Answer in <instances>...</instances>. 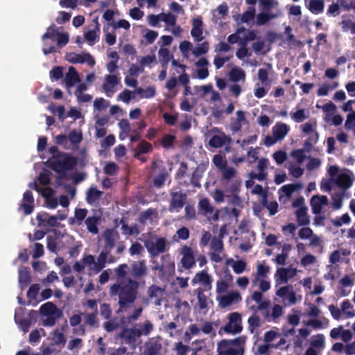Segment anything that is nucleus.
Returning <instances> with one entry per match:
<instances>
[{
  "mask_svg": "<svg viewBox=\"0 0 355 355\" xmlns=\"http://www.w3.org/2000/svg\"><path fill=\"white\" fill-rule=\"evenodd\" d=\"M139 287V282L129 277L112 284L110 293L111 296L118 297L121 309L128 308L137 300Z\"/></svg>",
  "mask_w": 355,
  "mask_h": 355,
  "instance_id": "nucleus-1",
  "label": "nucleus"
},
{
  "mask_svg": "<svg viewBox=\"0 0 355 355\" xmlns=\"http://www.w3.org/2000/svg\"><path fill=\"white\" fill-rule=\"evenodd\" d=\"M49 166L60 175L61 179L67 178V173L72 170L77 164V160L75 157L64 153L54 157V159H49Z\"/></svg>",
  "mask_w": 355,
  "mask_h": 355,
  "instance_id": "nucleus-2",
  "label": "nucleus"
},
{
  "mask_svg": "<svg viewBox=\"0 0 355 355\" xmlns=\"http://www.w3.org/2000/svg\"><path fill=\"white\" fill-rule=\"evenodd\" d=\"M144 246L150 257L155 258L160 254L166 252L169 249L170 243L164 237L154 236L144 241Z\"/></svg>",
  "mask_w": 355,
  "mask_h": 355,
  "instance_id": "nucleus-3",
  "label": "nucleus"
},
{
  "mask_svg": "<svg viewBox=\"0 0 355 355\" xmlns=\"http://www.w3.org/2000/svg\"><path fill=\"white\" fill-rule=\"evenodd\" d=\"M161 263H155L153 267V270L158 271L159 277H164L165 276H170L175 272V263L171 260L169 254H165L161 256Z\"/></svg>",
  "mask_w": 355,
  "mask_h": 355,
  "instance_id": "nucleus-4",
  "label": "nucleus"
},
{
  "mask_svg": "<svg viewBox=\"0 0 355 355\" xmlns=\"http://www.w3.org/2000/svg\"><path fill=\"white\" fill-rule=\"evenodd\" d=\"M228 322L220 330L229 334H238L243 330L241 315L238 312H233L228 315Z\"/></svg>",
  "mask_w": 355,
  "mask_h": 355,
  "instance_id": "nucleus-5",
  "label": "nucleus"
},
{
  "mask_svg": "<svg viewBox=\"0 0 355 355\" xmlns=\"http://www.w3.org/2000/svg\"><path fill=\"white\" fill-rule=\"evenodd\" d=\"M170 196L169 211L171 212L173 211L178 212L187 202V196L186 193L182 192L180 189L178 191L171 189Z\"/></svg>",
  "mask_w": 355,
  "mask_h": 355,
  "instance_id": "nucleus-6",
  "label": "nucleus"
},
{
  "mask_svg": "<svg viewBox=\"0 0 355 355\" xmlns=\"http://www.w3.org/2000/svg\"><path fill=\"white\" fill-rule=\"evenodd\" d=\"M66 59L72 64L87 63L90 67H93L96 64L95 60L89 53H83L81 54L69 53L66 55Z\"/></svg>",
  "mask_w": 355,
  "mask_h": 355,
  "instance_id": "nucleus-7",
  "label": "nucleus"
},
{
  "mask_svg": "<svg viewBox=\"0 0 355 355\" xmlns=\"http://www.w3.org/2000/svg\"><path fill=\"white\" fill-rule=\"evenodd\" d=\"M130 272L131 276L136 279L145 277L148 275V268L145 259L135 261L130 264Z\"/></svg>",
  "mask_w": 355,
  "mask_h": 355,
  "instance_id": "nucleus-8",
  "label": "nucleus"
},
{
  "mask_svg": "<svg viewBox=\"0 0 355 355\" xmlns=\"http://www.w3.org/2000/svg\"><path fill=\"white\" fill-rule=\"evenodd\" d=\"M210 248L212 252L210 254L211 259L215 263H220L223 257L220 253L223 250V242L219 236H214L210 243Z\"/></svg>",
  "mask_w": 355,
  "mask_h": 355,
  "instance_id": "nucleus-9",
  "label": "nucleus"
},
{
  "mask_svg": "<svg viewBox=\"0 0 355 355\" xmlns=\"http://www.w3.org/2000/svg\"><path fill=\"white\" fill-rule=\"evenodd\" d=\"M180 253L182 255L181 264L184 269L189 270L196 266L194 253L191 247L184 245Z\"/></svg>",
  "mask_w": 355,
  "mask_h": 355,
  "instance_id": "nucleus-10",
  "label": "nucleus"
},
{
  "mask_svg": "<svg viewBox=\"0 0 355 355\" xmlns=\"http://www.w3.org/2000/svg\"><path fill=\"white\" fill-rule=\"evenodd\" d=\"M198 207L199 212L203 216L209 218V216L212 215L211 218L214 220H217L218 219V210H216L215 213H214V208L207 198L200 199Z\"/></svg>",
  "mask_w": 355,
  "mask_h": 355,
  "instance_id": "nucleus-11",
  "label": "nucleus"
},
{
  "mask_svg": "<svg viewBox=\"0 0 355 355\" xmlns=\"http://www.w3.org/2000/svg\"><path fill=\"white\" fill-rule=\"evenodd\" d=\"M192 284H200L202 287H200L202 290L211 291L212 286L211 277L208 274L207 271L203 270L196 274L192 279Z\"/></svg>",
  "mask_w": 355,
  "mask_h": 355,
  "instance_id": "nucleus-12",
  "label": "nucleus"
},
{
  "mask_svg": "<svg viewBox=\"0 0 355 355\" xmlns=\"http://www.w3.org/2000/svg\"><path fill=\"white\" fill-rule=\"evenodd\" d=\"M192 28L191 35L193 37L194 42H200L203 40V21L201 17L198 16L193 18L191 21Z\"/></svg>",
  "mask_w": 355,
  "mask_h": 355,
  "instance_id": "nucleus-13",
  "label": "nucleus"
},
{
  "mask_svg": "<svg viewBox=\"0 0 355 355\" xmlns=\"http://www.w3.org/2000/svg\"><path fill=\"white\" fill-rule=\"evenodd\" d=\"M232 141V138L230 136L220 131L219 135H214L211 137L209 144L213 148H218L224 145H230Z\"/></svg>",
  "mask_w": 355,
  "mask_h": 355,
  "instance_id": "nucleus-14",
  "label": "nucleus"
},
{
  "mask_svg": "<svg viewBox=\"0 0 355 355\" xmlns=\"http://www.w3.org/2000/svg\"><path fill=\"white\" fill-rule=\"evenodd\" d=\"M327 204L328 198L326 196L314 195L310 200L312 212L314 214H320L322 212V207Z\"/></svg>",
  "mask_w": 355,
  "mask_h": 355,
  "instance_id": "nucleus-15",
  "label": "nucleus"
},
{
  "mask_svg": "<svg viewBox=\"0 0 355 355\" xmlns=\"http://www.w3.org/2000/svg\"><path fill=\"white\" fill-rule=\"evenodd\" d=\"M276 295L282 298L287 297L290 304L297 303L296 293L293 291V286L291 285L280 287L276 291Z\"/></svg>",
  "mask_w": 355,
  "mask_h": 355,
  "instance_id": "nucleus-16",
  "label": "nucleus"
},
{
  "mask_svg": "<svg viewBox=\"0 0 355 355\" xmlns=\"http://www.w3.org/2000/svg\"><path fill=\"white\" fill-rule=\"evenodd\" d=\"M119 83V79L116 75L110 74L106 76L105 82L103 84V89L106 95L111 97L115 92L114 87Z\"/></svg>",
  "mask_w": 355,
  "mask_h": 355,
  "instance_id": "nucleus-17",
  "label": "nucleus"
},
{
  "mask_svg": "<svg viewBox=\"0 0 355 355\" xmlns=\"http://www.w3.org/2000/svg\"><path fill=\"white\" fill-rule=\"evenodd\" d=\"M236 118H232L230 128V130L236 133L241 130L242 125L247 123L245 112L242 110H238L236 112Z\"/></svg>",
  "mask_w": 355,
  "mask_h": 355,
  "instance_id": "nucleus-18",
  "label": "nucleus"
},
{
  "mask_svg": "<svg viewBox=\"0 0 355 355\" xmlns=\"http://www.w3.org/2000/svg\"><path fill=\"white\" fill-rule=\"evenodd\" d=\"M103 238L105 242L103 249L111 252L115 245L116 240L119 238L118 232L114 230L107 229L103 233Z\"/></svg>",
  "mask_w": 355,
  "mask_h": 355,
  "instance_id": "nucleus-19",
  "label": "nucleus"
},
{
  "mask_svg": "<svg viewBox=\"0 0 355 355\" xmlns=\"http://www.w3.org/2000/svg\"><path fill=\"white\" fill-rule=\"evenodd\" d=\"M97 315L98 313L96 312L83 313V315L84 316V324L80 326L82 335H85V326H89L91 327H98V320L97 318Z\"/></svg>",
  "mask_w": 355,
  "mask_h": 355,
  "instance_id": "nucleus-20",
  "label": "nucleus"
},
{
  "mask_svg": "<svg viewBox=\"0 0 355 355\" xmlns=\"http://www.w3.org/2000/svg\"><path fill=\"white\" fill-rule=\"evenodd\" d=\"M23 201L24 203L21 206L24 211V214L26 215L32 214L34 209V198L31 191L27 190L24 192L23 195Z\"/></svg>",
  "mask_w": 355,
  "mask_h": 355,
  "instance_id": "nucleus-21",
  "label": "nucleus"
},
{
  "mask_svg": "<svg viewBox=\"0 0 355 355\" xmlns=\"http://www.w3.org/2000/svg\"><path fill=\"white\" fill-rule=\"evenodd\" d=\"M209 291L202 290L201 288H198L195 290L194 293L198 299V304L199 309L201 311L207 310L208 302H209V297L205 295V292H209Z\"/></svg>",
  "mask_w": 355,
  "mask_h": 355,
  "instance_id": "nucleus-22",
  "label": "nucleus"
},
{
  "mask_svg": "<svg viewBox=\"0 0 355 355\" xmlns=\"http://www.w3.org/2000/svg\"><path fill=\"white\" fill-rule=\"evenodd\" d=\"M80 82L79 74L73 67H70L69 71L66 74L64 83L67 88H71L76 83Z\"/></svg>",
  "mask_w": 355,
  "mask_h": 355,
  "instance_id": "nucleus-23",
  "label": "nucleus"
},
{
  "mask_svg": "<svg viewBox=\"0 0 355 355\" xmlns=\"http://www.w3.org/2000/svg\"><path fill=\"white\" fill-rule=\"evenodd\" d=\"M119 336L128 342L135 341L136 338L141 336V332H140L138 328H123L120 332Z\"/></svg>",
  "mask_w": 355,
  "mask_h": 355,
  "instance_id": "nucleus-24",
  "label": "nucleus"
},
{
  "mask_svg": "<svg viewBox=\"0 0 355 355\" xmlns=\"http://www.w3.org/2000/svg\"><path fill=\"white\" fill-rule=\"evenodd\" d=\"M110 253V251L103 249L98 256L97 261H96L94 266L91 267L90 270H94L96 272H101L105 267L107 256Z\"/></svg>",
  "mask_w": 355,
  "mask_h": 355,
  "instance_id": "nucleus-25",
  "label": "nucleus"
},
{
  "mask_svg": "<svg viewBox=\"0 0 355 355\" xmlns=\"http://www.w3.org/2000/svg\"><path fill=\"white\" fill-rule=\"evenodd\" d=\"M40 312L43 316L62 314V311L51 302L42 304L40 308Z\"/></svg>",
  "mask_w": 355,
  "mask_h": 355,
  "instance_id": "nucleus-26",
  "label": "nucleus"
},
{
  "mask_svg": "<svg viewBox=\"0 0 355 355\" xmlns=\"http://www.w3.org/2000/svg\"><path fill=\"white\" fill-rule=\"evenodd\" d=\"M38 313L37 311L35 310H31L28 314V318H24L19 320V324L20 325V327L21 330L24 332H28L29 331V329L32 324L33 320H36V318L37 317Z\"/></svg>",
  "mask_w": 355,
  "mask_h": 355,
  "instance_id": "nucleus-27",
  "label": "nucleus"
},
{
  "mask_svg": "<svg viewBox=\"0 0 355 355\" xmlns=\"http://www.w3.org/2000/svg\"><path fill=\"white\" fill-rule=\"evenodd\" d=\"M241 300V297L238 292H232L227 295H223L220 298V305L222 307H227L231 305L234 302H239Z\"/></svg>",
  "mask_w": 355,
  "mask_h": 355,
  "instance_id": "nucleus-28",
  "label": "nucleus"
},
{
  "mask_svg": "<svg viewBox=\"0 0 355 355\" xmlns=\"http://www.w3.org/2000/svg\"><path fill=\"white\" fill-rule=\"evenodd\" d=\"M283 307L279 304H275L272 309V313H269L267 311L264 315V318L266 321L277 322L278 319L283 315Z\"/></svg>",
  "mask_w": 355,
  "mask_h": 355,
  "instance_id": "nucleus-29",
  "label": "nucleus"
},
{
  "mask_svg": "<svg viewBox=\"0 0 355 355\" xmlns=\"http://www.w3.org/2000/svg\"><path fill=\"white\" fill-rule=\"evenodd\" d=\"M307 207H301L295 211L297 224L300 226H306L310 223L309 216L307 214Z\"/></svg>",
  "mask_w": 355,
  "mask_h": 355,
  "instance_id": "nucleus-30",
  "label": "nucleus"
},
{
  "mask_svg": "<svg viewBox=\"0 0 355 355\" xmlns=\"http://www.w3.org/2000/svg\"><path fill=\"white\" fill-rule=\"evenodd\" d=\"M306 6L311 12L318 15L323 12L324 3L323 0H309L306 1Z\"/></svg>",
  "mask_w": 355,
  "mask_h": 355,
  "instance_id": "nucleus-31",
  "label": "nucleus"
},
{
  "mask_svg": "<svg viewBox=\"0 0 355 355\" xmlns=\"http://www.w3.org/2000/svg\"><path fill=\"white\" fill-rule=\"evenodd\" d=\"M120 224L121 225V232L122 234L125 236H132V235H138L139 234V230L138 228V225L136 223H134L131 226H129L125 221L123 218H121L120 220Z\"/></svg>",
  "mask_w": 355,
  "mask_h": 355,
  "instance_id": "nucleus-32",
  "label": "nucleus"
},
{
  "mask_svg": "<svg viewBox=\"0 0 355 355\" xmlns=\"http://www.w3.org/2000/svg\"><path fill=\"white\" fill-rule=\"evenodd\" d=\"M289 128L285 123H277L272 128V135L279 141L282 140L287 135Z\"/></svg>",
  "mask_w": 355,
  "mask_h": 355,
  "instance_id": "nucleus-33",
  "label": "nucleus"
},
{
  "mask_svg": "<svg viewBox=\"0 0 355 355\" xmlns=\"http://www.w3.org/2000/svg\"><path fill=\"white\" fill-rule=\"evenodd\" d=\"M233 279L232 275L227 272L224 275V279L218 280L216 283V293H225L228 288V282H232Z\"/></svg>",
  "mask_w": 355,
  "mask_h": 355,
  "instance_id": "nucleus-34",
  "label": "nucleus"
},
{
  "mask_svg": "<svg viewBox=\"0 0 355 355\" xmlns=\"http://www.w3.org/2000/svg\"><path fill=\"white\" fill-rule=\"evenodd\" d=\"M270 272V266H268L265 261L259 263L257 266V272L254 276V282H258L260 279L267 277Z\"/></svg>",
  "mask_w": 355,
  "mask_h": 355,
  "instance_id": "nucleus-35",
  "label": "nucleus"
},
{
  "mask_svg": "<svg viewBox=\"0 0 355 355\" xmlns=\"http://www.w3.org/2000/svg\"><path fill=\"white\" fill-rule=\"evenodd\" d=\"M103 195V192L98 190L96 187H92L87 191L86 201L88 204L92 205L98 200Z\"/></svg>",
  "mask_w": 355,
  "mask_h": 355,
  "instance_id": "nucleus-36",
  "label": "nucleus"
},
{
  "mask_svg": "<svg viewBox=\"0 0 355 355\" xmlns=\"http://www.w3.org/2000/svg\"><path fill=\"white\" fill-rule=\"evenodd\" d=\"M353 180L347 173H341L338 175L336 179V184L338 187L343 189H347L352 184Z\"/></svg>",
  "mask_w": 355,
  "mask_h": 355,
  "instance_id": "nucleus-37",
  "label": "nucleus"
},
{
  "mask_svg": "<svg viewBox=\"0 0 355 355\" xmlns=\"http://www.w3.org/2000/svg\"><path fill=\"white\" fill-rule=\"evenodd\" d=\"M31 281V275L26 268L19 269V283L21 288H26Z\"/></svg>",
  "mask_w": 355,
  "mask_h": 355,
  "instance_id": "nucleus-38",
  "label": "nucleus"
},
{
  "mask_svg": "<svg viewBox=\"0 0 355 355\" xmlns=\"http://www.w3.org/2000/svg\"><path fill=\"white\" fill-rule=\"evenodd\" d=\"M291 277L288 269L284 268H278L275 275L276 284H286L288 278Z\"/></svg>",
  "mask_w": 355,
  "mask_h": 355,
  "instance_id": "nucleus-39",
  "label": "nucleus"
},
{
  "mask_svg": "<svg viewBox=\"0 0 355 355\" xmlns=\"http://www.w3.org/2000/svg\"><path fill=\"white\" fill-rule=\"evenodd\" d=\"M100 220L99 217L96 216H89L86 218L85 223L87 225V230L94 234H96L98 233V229L97 225Z\"/></svg>",
  "mask_w": 355,
  "mask_h": 355,
  "instance_id": "nucleus-40",
  "label": "nucleus"
},
{
  "mask_svg": "<svg viewBox=\"0 0 355 355\" xmlns=\"http://www.w3.org/2000/svg\"><path fill=\"white\" fill-rule=\"evenodd\" d=\"M152 150L153 147L151 144L148 143L145 140H141L137 146V148L136 150L134 157L135 158L139 159L140 155L148 153L150 152Z\"/></svg>",
  "mask_w": 355,
  "mask_h": 355,
  "instance_id": "nucleus-41",
  "label": "nucleus"
},
{
  "mask_svg": "<svg viewBox=\"0 0 355 355\" xmlns=\"http://www.w3.org/2000/svg\"><path fill=\"white\" fill-rule=\"evenodd\" d=\"M135 92L140 95L141 98H150L155 96L156 91L154 87L149 86L145 89L139 87Z\"/></svg>",
  "mask_w": 355,
  "mask_h": 355,
  "instance_id": "nucleus-42",
  "label": "nucleus"
},
{
  "mask_svg": "<svg viewBox=\"0 0 355 355\" xmlns=\"http://www.w3.org/2000/svg\"><path fill=\"white\" fill-rule=\"evenodd\" d=\"M209 44L207 41H205L192 49V54L195 57H199L206 54L209 51Z\"/></svg>",
  "mask_w": 355,
  "mask_h": 355,
  "instance_id": "nucleus-43",
  "label": "nucleus"
},
{
  "mask_svg": "<svg viewBox=\"0 0 355 355\" xmlns=\"http://www.w3.org/2000/svg\"><path fill=\"white\" fill-rule=\"evenodd\" d=\"M275 17H277V15L275 14L263 12L257 15L256 24L258 26H262L266 24L269 20Z\"/></svg>",
  "mask_w": 355,
  "mask_h": 355,
  "instance_id": "nucleus-44",
  "label": "nucleus"
},
{
  "mask_svg": "<svg viewBox=\"0 0 355 355\" xmlns=\"http://www.w3.org/2000/svg\"><path fill=\"white\" fill-rule=\"evenodd\" d=\"M159 56L161 58V63L162 67H166L168 64L171 59L173 58L170 51L166 48H160L158 52Z\"/></svg>",
  "mask_w": 355,
  "mask_h": 355,
  "instance_id": "nucleus-45",
  "label": "nucleus"
},
{
  "mask_svg": "<svg viewBox=\"0 0 355 355\" xmlns=\"http://www.w3.org/2000/svg\"><path fill=\"white\" fill-rule=\"evenodd\" d=\"M302 187V185L300 183L295 184H288L284 185L281 190L284 192V195L287 198H291L292 193Z\"/></svg>",
  "mask_w": 355,
  "mask_h": 355,
  "instance_id": "nucleus-46",
  "label": "nucleus"
},
{
  "mask_svg": "<svg viewBox=\"0 0 355 355\" xmlns=\"http://www.w3.org/2000/svg\"><path fill=\"white\" fill-rule=\"evenodd\" d=\"M245 77V71L240 68H234L230 72V78L232 82H238L241 80H244Z\"/></svg>",
  "mask_w": 355,
  "mask_h": 355,
  "instance_id": "nucleus-47",
  "label": "nucleus"
},
{
  "mask_svg": "<svg viewBox=\"0 0 355 355\" xmlns=\"http://www.w3.org/2000/svg\"><path fill=\"white\" fill-rule=\"evenodd\" d=\"M69 141L73 145L79 144L83 140V135L80 130H73L68 135Z\"/></svg>",
  "mask_w": 355,
  "mask_h": 355,
  "instance_id": "nucleus-48",
  "label": "nucleus"
},
{
  "mask_svg": "<svg viewBox=\"0 0 355 355\" xmlns=\"http://www.w3.org/2000/svg\"><path fill=\"white\" fill-rule=\"evenodd\" d=\"M248 323L249 331L253 333L254 329L261 325L260 318L257 315L253 314L248 318Z\"/></svg>",
  "mask_w": 355,
  "mask_h": 355,
  "instance_id": "nucleus-49",
  "label": "nucleus"
},
{
  "mask_svg": "<svg viewBox=\"0 0 355 355\" xmlns=\"http://www.w3.org/2000/svg\"><path fill=\"white\" fill-rule=\"evenodd\" d=\"M350 222L351 218L347 213L331 220V223L336 227H341L343 224H349Z\"/></svg>",
  "mask_w": 355,
  "mask_h": 355,
  "instance_id": "nucleus-50",
  "label": "nucleus"
},
{
  "mask_svg": "<svg viewBox=\"0 0 355 355\" xmlns=\"http://www.w3.org/2000/svg\"><path fill=\"white\" fill-rule=\"evenodd\" d=\"M128 266L126 263H122L118 266L117 268H115V275L118 279L124 280L127 276V270Z\"/></svg>",
  "mask_w": 355,
  "mask_h": 355,
  "instance_id": "nucleus-51",
  "label": "nucleus"
},
{
  "mask_svg": "<svg viewBox=\"0 0 355 355\" xmlns=\"http://www.w3.org/2000/svg\"><path fill=\"white\" fill-rule=\"evenodd\" d=\"M134 93L135 92L125 89L118 95L117 100L128 103L131 99L135 98Z\"/></svg>",
  "mask_w": 355,
  "mask_h": 355,
  "instance_id": "nucleus-52",
  "label": "nucleus"
},
{
  "mask_svg": "<svg viewBox=\"0 0 355 355\" xmlns=\"http://www.w3.org/2000/svg\"><path fill=\"white\" fill-rule=\"evenodd\" d=\"M242 33H245L243 37H245L246 38L247 41H249V42L253 41L257 38V35H256L254 31L248 30L244 27L239 28L236 31V33L240 35Z\"/></svg>",
  "mask_w": 355,
  "mask_h": 355,
  "instance_id": "nucleus-53",
  "label": "nucleus"
},
{
  "mask_svg": "<svg viewBox=\"0 0 355 355\" xmlns=\"http://www.w3.org/2000/svg\"><path fill=\"white\" fill-rule=\"evenodd\" d=\"M255 8L254 7L249 8L248 10L244 12L241 17L242 23H248L254 18Z\"/></svg>",
  "mask_w": 355,
  "mask_h": 355,
  "instance_id": "nucleus-54",
  "label": "nucleus"
},
{
  "mask_svg": "<svg viewBox=\"0 0 355 355\" xmlns=\"http://www.w3.org/2000/svg\"><path fill=\"white\" fill-rule=\"evenodd\" d=\"M139 331L141 332V336H148L153 329V325L150 320H146L142 324L139 325Z\"/></svg>",
  "mask_w": 355,
  "mask_h": 355,
  "instance_id": "nucleus-55",
  "label": "nucleus"
},
{
  "mask_svg": "<svg viewBox=\"0 0 355 355\" xmlns=\"http://www.w3.org/2000/svg\"><path fill=\"white\" fill-rule=\"evenodd\" d=\"M51 80H58L63 77V68L62 67H55L49 72Z\"/></svg>",
  "mask_w": 355,
  "mask_h": 355,
  "instance_id": "nucleus-56",
  "label": "nucleus"
},
{
  "mask_svg": "<svg viewBox=\"0 0 355 355\" xmlns=\"http://www.w3.org/2000/svg\"><path fill=\"white\" fill-rule=\"evenodd\" d=\"M112 309L110 304L103 303L101 304L100 306V314L101 315L106 319L108 320L112 316Z\"/></svg>",
  "mask_w": 355,
  "mask_h": 355,
  "instance_id": "nucleus-57",
  "label": "nucleus"
},
{
  "mask_svg": "<svg viewBox=\"0 0 355 355\" xmlns=\"http://www.w3.org/2000/svg\"><path fill=\"white\" fill-rule=\"evenodd\" d=\"M247 266V263L244 260H238L234 261L232 267L236 274H241L244 272Z\"/></svg>",
  "mask_w": 355,
  "mask_h": 355,
  "instance_id": "nucleus-58",
  "label": "nucleus"
},
{
  "mask_svg": "<svg viewBox=\"0 0 355 355\" xmlns=\"http://www.w3.org/2000/svg\"><path fill=\"white\" fill-rule=\"evenodd\" d=\"M353 306L348 300H345L343 302L341 305V310L345 313L347 317L352 318L355 315L354 311H350L349 309H352Z\"/></svg>",
  "mask_w": 355,
  "mask_h": 355,
  "instance_id": "nucleus-59",
  "label": "nucleus"
},
{
  "mask_svg": "<svg viewBox=\"0 0 355 355\" xmlns=\"http://www.w3.org/2000/svg\"><path fill=\"white\" fill-rule=\"evenodd\" d=\"M62 316V314L46 315V318L42 320V324L44 327H53L55 324L56 321Z\"/></svg>",
  "mask_w": 355,
  "mask_h": 355,
  "instance_id": "nucleus-60",
  "label": "nucleus"
},
{
  "mask_svg": "<svg viewBox=\"0 0 355 355\" xmlns=\"http://www.w3.org/2000/svg\"><path fill=\"white\" fill-rule=\"evenodd\" d=\"M324 336L323 334H319L314 336L311 342L312 347L320 348L324 346Z\"/></svg>",
  "mask_w": 355,
  "mask_h": 355,
  "instance_id": "nucleus-61",
  "label": "nucleus"
},
{
  "mask_svg": "<svg viewBox=\"0 0 355 355\" xmlns=\"http://www.w3.org/2000/svg\"><path fill=\"white\" fill-rule=\"evenodd\" d=\"M175 137L171 135H166L162 139L161 144L163 148L168 149L173 146Z\"/></svg>",
  "mask_w": 355,
  "mask_h": 355,
  "instance_id": "nucleus-62",
  "label": "nucleus"
},
{
  "mask_svg": "<svg viewBox=\"0 0 355 355\" xmlns=\"http://www.w3.org/2000/svg\"><path fill=\"white\" fill-rule=\"evenodd\" d=\"M60 33L55 24L50 26L47 28V31L42 35V40L45 39H53L55 36L57 37Z\"/></svg>",
  "mask_w": 355,
  "mask_h": 355,
  "instance_id": "nucleus-63",
  "label": "nucleus"
},
{
  "mask_svg": "<svg viewBox=\"0 0 355 355\" xmlns=\"http://www.w3.org/2000/svg\"><path fill=\"white\" fill-rule=\"evenodd\" d=\"M345 128L347 130L355 131V112L347 114Z\"/></svg>",
  "mask_w": 355,
  "mask_h": 355,
  "instance_id": "nucleus-64",
  "label": "nucleus"
}]
</instances>
